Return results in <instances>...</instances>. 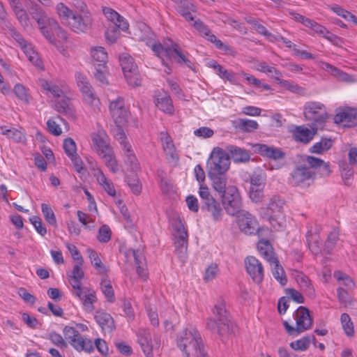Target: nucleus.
<instances>
[{
	"instance_id": "f257e3e1",
	"label": "nucleus",
	"mask_w": 357,
	"mask_h": 357,
	"mask_svg": "<svg viewBox=\"0 0 357 357\" xmlns=\"http://www.w3.org/2000/svg\"><path fill=\"white\" fill-rule=\"evenodd\" d=\"M213 314L214 318H208L206 321V326L212 333L223 337L233 332L234 324L222 298H220L215 304Z\"/></svg>"
},
{
	"instance_id": "f03ea898",
	"label": "nucleus",
	"mask_w": 357,
	"mask_h": 357,
	"mask_svg": "<svg viewBox=\"0 0 357 357\" xmlns=\"http://www.w3.org/2000/svg\"><path fill=\"white\" fill-rule=\"evenodd\" d=\"M151 50L154 54L161 59L162 65L166 67L165 73L170 74L172 73V59L178 64H185L190 67L191 61L186 58L178 44L172 43L170 46H163L160 43H153Z\"/></svg>"
},
{
	"instance_id": "7ed1b4c3",
	"label": "nucleus",
	"mask_w": 357,
	"mask_h": 357,
	"mask_svg": "<svg viewBox=\"0 0 357 357\" xmlns=\"http://www.w3.org/2000/svg\"><path fill=\"white\" fill-rule=\"evenodd\" d=\"M284 204V200L275 195L270 199L267 206L264 208L263 218L276 231L282 230L286 225Z\"/></svg>"
},
{
	"instance_id": "20e7f679",
	"label": "nucleus",
	"mask_w": 357,
	"mask_h": 357,
	"mask_svg": "<svg viewBox=\"0 0 357 357\" xmlns=\"http://www.w3.org/2000/svg\"><path fill=\"white\" fill-rule=\"evenodd\" d=\"M305 120L313 126L323 129L329 119L326 106L319 101H307L303 105Z\"/></svg>"
},
{
	"instance_id": "39448f33",
	"label": "nucleus",
	"mask_w": 357,
	"mask_h": 357,
	"mask_svg": "<svg viewBox=\"0 0 357 357\" xmlns=\"http://www.w3.org/2000/svg\"><path fill=\"white\" fill-rule=\"evenodd\" d=\"M229 166V154L222 148H213L206 162L208 174H225Z\"/></svg>"
},
{
	"instance_id": "423d86ee",
	"label": "nucleus",
	"mask_w": 357,
	"mask_h": 357,
	"mask_svg": "<svg viewBox=\"0 0 357 357\" xmlns=\"http://www.w3.org/2000/svg\"><path fill=\"white\" fill-rule=\"evenodd\" d=\"M92 143L93 149L102 159L110 171L113 173L118 172V164L114 151L107 142L99 135H93L92 136Z\"/></svg>"
},
{
	"instance_id": "0eeeda50",
	"label": "nucleus",
	"mask_w": 357,
	"mask_h": 357,
	"mask_svg": "<svg viewBox=\"0 0 357 357\" xmlns=\"http://www.w3.org/2000/svg\"><path fill=\"white\" fill-rule=\"evenodd\" d=\"M199 195L202 200V210L210 213L213 220L219 222L222 220L224 211L221 204L211 194L206 186L200 185Z\"/></svg>"
},
{
	"instance_id": "6e6552de",
	"label": "nucleus",
	"mask_w": 357,
	"mask_h": 357,
	"mask_svg": "<svg viewBox=\"0 0 357 357\" xmlns=\"http://www.w3.org/2000/svg\"><path fill=\"white\" fill-rule=\"evenodd\" d=\"M296 321V326H291L288 321H284L283 325L289 335L296 336L298 334L310 329L312 327L313 320L307 308L300 306L294 313Z\"/></svg>"
},
{
	"instance_id": "1a4fd4ad",
	"label": "nucleus",
	"mask_w": 357,
	"mask_h": 357,
	"mask_svg": "<svg viewBox=\"0 0 357 357\" xmlns=\"http://www.w3.org/2000/svg\"><path fill=\"white\" fill-rule=\"evenodd\" d=\"M78 8L79 11H76L73 14V17L69 20L68 25L75 33H84L91 28L93 20L84 3L79 2Z\"/></svg>"
},
{
	"instance_id": "9d476101",
	"label": "nucleus",
	"mask_w": 357,
	"mask_h": 357,
	"mask_svg": "<svg viewBox=\"0 0 357 357\" xmlns=\"http://www.w3.org/2000/svg\"><path fill=\"white\" fill-rule=\"evenodd\" d=\"M63 332L66 339L69 340L70 344L77 351H85L89 353L93 351L94 347L92 341L84 338L75 328L66 326L64 327Z\"/></svg>"
},
{
	"instance_id": "9b49d317",
	"label": "nucleus",
	"mask_w": 357,
	"mask_h": 357,
	"mask_svg": "<svg viewBox=\"0 0 357 357\" xmlns=\"http://www.w3.org/2000/svg\"><path fill=\"white\" fill-rule=\"evenodd\" d=\"M317 172L306 164L298 165L291 173L292 183L302 188L309 187L316 178Z\"/></svg>"
},
{
	"instance_id": "f8f14e48",
	"label": "nucleus",
	"mask_w": 357,
	"mask_h": 357,
	"mask_svg": "<svg viewBox=\"0 0 357 357\" xmlns=\"http://www.w3.org/2000/svg\"><path fill=\"white\" fill-rule=\"evenodd\" d=\"M109 109L112 118L118 127L123 126L127 123L130 113L125 106L123 97L117 96L114 99L109 100Z\"/></svg>"
},
{
	"instance_id": "ddd939ff",
	"label": "nucleus",
	"mask_w": 357,
	"mask_h": 357,
	"mask_svg": "<svg viewBox=\"0 0 357 357\" xmlns=\"http://www.w3.org/2000/svg\"><path fill=\"white\" fill-rule=\"evenodd\" d=\"M193 26L199 31L202 36L213 43L218 49L222 50L226 53H230L232 52V48L230 46L224 44L214 34H213L209 27L199 19L194 22Z\"/></svg>"
},
{
	"instance_id": "4468645a",
	"label": "nucleus",
	"mask_w": 357,
	"mask_h": 357,
	"mask_svg": "<svg viewBox=\"0 0 357 357\" xmlns=\"http://www.w3.org/2000/svg\"><path fill=\"white\" fill-rule=\"evenodd\" d=\"M237 222L240 230L245 234H255L259 230L257 219L248 211H242L238 216Z\"/></svg>"
},
{
	"instance_id": "2eb2a0df",
	"label": "nucleus",
	"mask_w": 357,
	"mask_h": 357,
	"mask_svg": "<svg viewBox=\"0 0 357 357\" xmlns=\"http://www.w3.org/2000/svg\"><path fill=\"white\" fill-rule=\"evenodd\" d=\"M175 252L182 262L187 259L188 233L183 225H180L175 235Z\"/></svg>"
},
{
	"instance_id": "dca6fc26",
	"label": "nucleus",
	"mask_w": 357,
	"mask_h": 357,
	"mask_svg": "<svg viewBox=\"0 0 357 357\" xmlns=\"http://www.w3.org/2000/svg\"><path fill=\"white\" fill-rule=\"evenodd\" d=\"M245 268L248 273L256 283L262 282L264 271L262 264L255 257L249 256L245 259Z\"/></svg>"
},
{
	"instance_id": "f3484780",
	"label": "nucleus",
	"mask_w": 357,
	"mask_h": 357,
	"mask_svg": "<svg viewBox=\"0 0 357 357\" xmlns=\"http://www.w3.org/2000/svg\"><path fill=\"white\" fill-rule=\"evenodd\" d=\"M334 122L344 127L351 128L357 125V109L346 107L340 109L334 116Z\"/></svg>"
},
{
	"instance_id": "a211bd4d",
	"label": "nucleus",
	"mask_w": 357,
	"mask_h": 357,
	"mask_svg": "<svg viewBox=\"0 0 357 357\" xmlns=\"http://www.w3.org/2000/svg\"><path fill=\"white\" fill-rule=\"evenodd\" d=\"M160 140L167 161L171 163L177 162L179 156L171 136L167 132L162 131L160 133Z\"/></svg>"
},
{
	"instance_id": "6ab92c4d",
	"label": "nucleus",
	"mask_w": 357,
	"mask_h": 357,
	"mask_svg": "<svg viewBox=\"0 0 357 357\" xmlns=\"http://www.w3.org/2000/svg\"><path fill=\"white\" fill-rule=\"evenodd\" d=\"M199 337L201 335L196 328L189 326L178 333L176 340L177 346L181 350L185 349L187 347L199 340Z\"/></svg>"
},
{
	"instance_id": "aec40b11",
	"label": "nucleus",
	"mask_w": 357,
	"mask_h": 357,
	"mask_svg": "<svg viewBox=\"0 0 357 357\" xmlns=\"http://www.w3.org/2000/svg\"><path fill=\"white\" fill-rule=\"evenodd\" d=\"M90 168L93 171V176L96 177L98 183L102 188L107 192V193L112 196H116V190L114 188L112 181L105 176L102 170L98 168L96 162H90Z\"/></svg>"
},
{
	"instance_id": "412c9836",
	"label": "nucleus",
	"mask_w": 357,
	"mask_h": 357,
	"mask_svg": "<svg viewBox=\"0 0 357 357\" xmlns=\"http://www.w3.org/2000/svg\"><path fill=\"white\" fill-rule=\"evenodd\" d=\"M319 128L310 125V128L305 126H298L293 130V137L296 142L308 144L311 142Z\"/></svg>"
},
{
	"instance_id": "4be33fe9",
	"label": "nucleus",
	"mask_w": 357,
	"mask_h": 357,
	"mask_svg": "<svg viewBox=\"0 0 357 357\" xmlns=\"http://www.w3.org/2000/svg\"><path fill=\"white\" fill-rule=\"evenodd\" d=\"M94 318L104 333H111L114 330V321L109 313L103 310H98Z\"/></svg>"
},
{
	"instance_id": "5701e85b",
	"label": "nucleus",
	"mask_w": 357,
	"mask_h": 357,
	"mask_svg": "<svg viewBox=\"0 0 357 357\" xmlns=\"http://www.w3.org/2000/svg\"><path fill=\"white\" fill-rule=\"evenodd\" d=\"M176 4V9L187 21H192L194 17L192 12L197 11V7L191 0H172Z\"/></svg>"
},
{
	"instance_id": "b1692460",
	"label": "nucleus",
	"mask_w": 357,
	"mask_h": 357,
	"mask_svg": "<svg viewBox=\"0 0 357 357\" xmlns=\"http://www.w3.org/2000/svg\"><path fill=\"white\" fill-rule=\"evenodd\" d=\"M102 12L106 18L112 22L116 27H118V29L122 31L128 29L129 24L127 20L116 11L111 8L105 7L102 9Z\"/></svg>"
},
{
	"instance_id": "393cba45",
	"label": "nucleus",
	"mask_w": 357,
	"mask_h": 357,
	"mask_svg": "<svg viewBox=\"0 0 357 357\" xmlns=\"http://www.w3.org/2000/svg\"><path fill=\"white\" fill-rule=\"evenodd\" d=\"M155 106L165 113L172 114L174 113V108L172 100L169 94L165 92H158L154 99Z\"/></svg>"
},
{
	"instance_id": "a878e982",
	"label": "nucleus",
	"mask_w": 357,
	"mask_h": 357,
	"mask_svg": "<svg viewBox=\"0 0 357 357\" xmlns=\"http://www.w3.org/2000/svg\"><path fill=\"white\" fill-rule=\"evenodd\" d=\"M257 249L260 255L272 265L273 263L278 262L273 248L269 241L261 239L258 242Z\"/></svg>"
},
{
	"instance_id": "bb28decb",
	"label": "nucleus",
	"mask_w": 357,
	"mask_h": 357,
	"mask_svg": "<svg viewBox=\"0 0 357 357\" xmlns=\"http://www.w3.org/2000/svg\"><path fill=\"white\" fill-rule=\"evenodd\" d=\"M306 162L314 172L319 173L321 176H328L331 174L329 163L325 162L324 160L315 158L314 156H307Z\"/></svg>"
},
{
	"instance_id": "cd10ccee",
	"label": "nucleus",
	"mask_w": 357,
	"mask_h": 357,
	"mask_svg": "<svg viewBox=\"0 0 357 357\" xmlns=\"http://www.w3.org/2000/svg\"><path fill=\"white\" fill-rule=\"evenodd\" d=\"M40 31L42 34L47 38L51 43H54L55 42V36L58 37L66 40L67 35L65 31H63L60 26L58 24L57 28H53L50 24H44V26H40Z\"/></svg>"
},
{
	"instance_id": "c85d7f7f",
	"label": "nucleus",
	"mask_w": 357,
	"mask_h": 357,
	"mask_svg": "<svg viewBox=\"0 0 357 357\" xmlns=\"http://www.w3.org/2000/svg\"><path fill=\"white\" fill-rule=\"evenodd\" d=\"M186 357H208L204 349L202 337L193 344L181 350Z\"/></svg>"
},
{
	"instance_id": "c756f323",
	"label": "nucleus",
	"mask_w": 357,
	"mask_h": 357,
	"mask_svg": "<svg viewBox=\"0 0 357 357\" xmlns=\"http://www.w3.org/2000/svg\"><path fill=\"white\" fill-rule=\"evenodd\" d=\"M128 252H131L134 257L135 264L136 266V271L137 275L143 280H146L147 279L148 275L144 257L139 250H128Z\"/></svg>"
},
{
	"instance_id": "7c9ffc66",
	"label": "nucleus",
	"mask_w": 357,
	"mask_h": 357,
	"mask_svg": "<svg viewBox=\"0 0 357 357\" xmlns=\"http://www.w3.org/2000/svg\"><path fill=\"white\" fill-rule=\"evenodd\" d=\"M229 152V158H231L234 162H245L250 160L249 153L240 147L229 145L227 147Z\"/></svg>"
},
{
	"instance_id": "2f4dec72",
	"label": "nucleus",
	"mask_w": 357,
	"mask_h": 357,
	"mask_svg": "<svg viewBox=\"0 0 357 357\" xmlns=\"http://www.w3.org/2000/svg\"><path fill=\"white\" fill-rule=\"evenodd\" d=\"M257 151L263 156L271 159L278 160L282 158L284 153L279 149L273 146H268L266 144H257L256 146Z\"/></svg>"
},
{
	"instance_id": "473e14b6",
	"label": "nucleus",
	"mask_w": 357,
	"mask_h": 357,
	"mask_svg": "<svg viewBox=\"0 0 357 357\" xmlns=\"http://www.w3.org/2000/svg\"><path fill=\"white\" fill-rule=\"evenodd\" d=\"M0 134L6 136L8 139H12L15 143L24 142L26 140L25 135L20 130L6 126H0Z\"/></svg>"
},
{
	"instance_id": "72a5a7b5",
	"label": "nucleus",
	"mask_w": 357,
	"mask_h": 357,
	"mask_svg": "<svg viewBox=\"0 0 357 357\" xmlns=\"http://www.w3.org/2000/svg\"><path fill=\"white\" fill-rule=\"evenodd\" d=\"M40 85L42 90L47 96H52L54 98H61L63 96V91L56 84L45 79L40 80Z\"/></svg>"
},
{
	"instance_id": "f704fd0d",
	"label": "nucleus",
	"mask_w": 357,
	"mask_h": 357,
	"mask_svg": "<svg viewBox=\"0 0 357 357\" xmlns=\"http://www.w3.org/2000/svg\"><path fill=\"white\" fill-rule=\"evenodd\" d=\"M213 189L220 195L227 190V179L225 174H208Z\"/></svg>"
},
{
	"instance_id": "c9c22d12",
	"label": "nucleus",
	"mask_w": 357,
	"mask_h": 357,
	"mask_svg": "<svg viewBox=\"0 0 357 357\" xmlns=\"http://www.w3.org/2000/svg\"><path fill=\"white\" fill-rule=\"evenodd\" d=\"M61 98V100L55 103V109L61 114L74 118L75 116V111L70 100L64 96Z\"/></svg>"
},
{
	"instance_id": "e433bc0d",
	"label": "nucleus",
	"mask_w": 357,
	"mask_h": 357,
	"mask_svg": "<svg viewBox=\"0 0 357 357\" xmlns=\"http://www.w3.org/2000/svg\"><path fill=\"white\" fill-rule=\"evenodd\" d=\"M306 240L308 247L313 254L318 255L321 252V243L318 234L312 233L311 230L307 231Z\"/></svg>"
},
{
	"instance_id": "4c0bfd02",
	"label": "nucleus",
	"mask_w": 357,
	"mask_h": 357,
	"mask_svg": "<svg viewBox=\"0 0 357 357\" xmlns=\"http://www.w3.org/2000/svg\"><path fill=\"white\" fill-rule=\"evenodd\" d=\"M28 59L37 68H43V62L38 53L33 50L32 45L26 43L21 47Z\"/></svg>"
},
{
	"instance_id": "58836bf2",
	"label": "nucleus",
	"mask_w": 357,
	"mask_h": 357,
	"mask_svg": "<svg viewBox=\"0 0 357 357\" xmlns=\"http://www.w3.org/2000/svg\"><path fill=\"white\" fill-rule=\"evenodd\" d=\"M91 55L94 65L102 64L105 66L107 61V54L102 47H93L91 50Z\"/></svg>"
},
{
	"instance_id": "ea45409f",
	"label": "nucleus",
	"mask_w": 357,
	"mask_h": 357,
	"mask_svg": "<svg viewBox=\"0 0 357 357\" xmlns=\"http://www.w3.org/2000/svg\"><path fill=\"white\" fill-rule=\"evenodd\" d=\"M119 61L124 75L137 69L133 58L127 54H122L119 57Z\"/></svg>"
},
{
	"instance_id": "a19ab883",
	"label": "nucleus",
	"mask_w": 357,
	"mask_h": 357,
	"mask_svg": "<svg viewBox=\"0 0 357 357\" xmlns=\"http://www.w3.org/2000/svg\"><path fill=\"white\" fill-rule=\"evenodd\" d=\"M138 342L146 357H153V347L151 342V336L148 333H144L139 336Z\"/></svg>"
},
{
	"instance_id": "79ce46f5",
	"label": "nucleus",
	"mask_w": 357,
	"mask_h": 357,
	"mask_svg": "<svg viewBox=\"0 0 357 357\" xmlns=\"http://www.w3.org/2000/svg\"><path fill=\"white\" fill-rule=\"evenodd\" d=\"M225 204V209L228 215L234 216L238 213H241L242 207V200L236 199L234 200H229L227 202H223Z\"/></svg>"
},
{
	"instance_id": "37998d69",
	"label": "nucleus",
	"mask_w": 357,
	"mask_h": 357,
	"mask_svg": "<svg viewBox=\"0 0 357 357\" xmlns=\"http://www.w3.org/2000/svg\"><path fill=\"white\" fill-rule=\"evenodd\" d=\"M32 17L36 21L39 27L44 26V24H50L52 26H53V28L58 29V22L53 18L49 17L45 10L39 13H36V15H33Z\"/></svg>"
},
{
	"instance_id": "c03bdc74",
	"label": "nucleus",
	"mask_w": 357,
	"mask_h": 357,
	"mask_svg": "<svg viewBox=\"0 0 357 357\" xmlns=\"http://www.w3.org/2000/svg\"><path fill=\"white\" fill-rule=\"evenodd\" d=\"M32 17L36 21L39 27L44 26V24H50L52 26H53V28L58 29V22L53 18L49 17L45 10L39 13H36V15H33Z\"/></svg>"
},
{
	"instance_id": "a18cd8bd",
	"label": "nucleus",
	"mask_w": 357,
	"mask_h": 357,
	"mask_svg": "<svg viewBox=\"0 0 357 357\" xmlns=\"http://www.w3.org/2000/svg\"><path fill=\"white\" fill-rule=\"evenodd\" d=\"M123 153L126 157V162L130 166L131 170L135 172L139 170L140 165L132 147L124 150Z\"/></svg>"
},
{
	"instance_id": "49530a36",
	"label": "nucleus",
	"mask_w": 357,
	"mask_h": 357,
	"mask_svg": "<svg viewBox=\"0 0 357 357\" xmlns=\"http://www.w3.org/2000/svg\"><path fill=\"white\" fill-rule=\"evenodd\" d=\"M333 142L331 139L323 138L319 142L315 143L310 151L313 153L320 154L328 151L332 146Z\"/></svg>"
},
{
	"instance_id": "de8ad7c7",
	"label": "nucleus",
	"mask_w": 357,
	"mask_h": 357,
	"mask_svg": "<svg viewBox=\"0 0 357 357\" xmlns=\"http://www.w3.org/2000/svg\"><path fill=\"white\" fill-rule=\"evenodd\" d=\"M340 321L344 333L348 337H353L354 335V324L347 313H343L340 317Z\"/></svg>"
},
{
	"instance_id": "09e8293b",
	"label": "nucleus",
	"mask_w": 357,
	"mask_h": 357,
	"mask_svg": "<svg viewBox=\"0 0 357 357\" xmlns=\"http://www.w3.org/2000/svg\"><path fill=\"white\" fill-rule=\"evenodd\" d=\"M79 299L82 301V304L86 312L90 313L94 310L93 303L97 301L96 293L94 291H91L85 295L82 294V298Z\"/></svg>"
},
{
	"instance_id": "8fccbe9b",
	"label": "nucleus",
	"mask_w": 357,
	"mask_h": 357,
	"mask_svg": "<svg viewBox=\"0 0 357 357\" xmlns=\"http://www.w3.org/2000/svg\"><path fill=\"white\" fill-rule=\"evenodd\" d=\"M272 273L275 280H277L281 285L284 286L287 284V279L286 278L283 268L279 264V261L273 263Z\"/></svg>"
},
{
	"instance_id": "3c124183",
	"label": "nucleus",
	"mask_w": 357,
	"mask_h": 357,
	"mask_svg": "<svg viewBox=\"0 0 357 357\" xmlns=\"http://www.w3.org/2000/svg\"><path fill=\"white\" fill-rule=\"evenodd\" d=\"M13 92L20 101L25 104L29 103V95L24 85L22 84H16L14 86Z\"/></svg>"
},
{
	"instance_id": "603ef678",
	"label": "nucleus",
	"mask_w": 357,
	"mask_h": 357,
	"mask_svg": "<svg viewBox=\"0 0 357 357\" xmlns=\"http://www.w3.org/2000/svg\"><path fill=\"white\" fill-rule=\"evenodd\" d=\"M221 197H222L223 202L241 198L238 188L234 185H228L225 192L221 195Z\"/></svg>"
},
{
	"instance_id": "864d4df0",
	"label": "nucleus",
	"mask_w": 357,
	"mask_h": 357,
	"mask_svg": "<svg viewBox=\"0 0 357 357\" xmlns=\"http://www.w3.org/2000/svg\"><path fill=\"white\" fill-rule=\"evenodd\" d=\"M238 128L243 131L252 132L258 128V123L256 121L245 119L238 120Z\"/></svg>"
},
{
	"instance_id": "5fc2aeb1",
	"label": "nucleus",
	"mask_w": 357,
	"mask_h": 357,
	"mask_svg": "<svg viewBox=\"0 0 357 357\" xmlns=\"http://www.w3.org/2000/svg\"><path fill=\"white\" fill-rule=\"evenodd\" d=\"M41 210L46 222L50 225H56V219L50 206L43 203L41 204Z\"/></svg>"
},
{
	"instance_id": "6e6d98bb",
	"label": "nucleus",
	"mask_w": 357,
	"mask_h": 357,
	"mask_svg": "<svg viewBox=\"0 0 357 357\" xmlns=\"http://www.w3.org/2000/svg\"><path fill=\"white\" fill-rule=\"evenodd\" d=\"M84 101L89 105L93 109H98L100 105V100L93 92V89H89L87 92L82 93Z\"/></svg>"
},
{
	"instance_id": "4d7b16f0",
	"label": "nucleus",
	"mask_w": 357,
	"mask_h": 357,
	"mask_svg": "<svg viewBox=\"0 0 357 357\" xmlns=\"http://www.w3.org/2000/svg\"><path fill=\"white\" fill-rule=\"evenodd\" d=\"M311 340L310 336H305L291 342L290 346L294 350L305 351L310 347Z\"/></svg>"
},
{
	"instance_id": "13d9d810",
	"label": "nucleus",
	"mask_w": 357,
	"mask_h": 357,
	"mask_svg": "<svg viewBox=\"0 0 357 357\" xmlns=\"http://www.w3.org/2000/svg\"><path fill=\"white\" fill-rule=\"evenodd\" d=\"M126 181L132 192L135 195H139L142 191V185L136 174H132L126 177Z\"/></svg>"
},
{
	"instance_id": "bf43d9fd",
	"label": "nucleus",
	"mask_w": 357,
	"mask_h": 357,
	"mask_svg": "<svg viewBox=\"0 0 357 357\" xmlns=\"http://www.w3.org/2000/svg\"><path fill=\"white\" fill-rule=\"evenodd\" d=\"M87 252L89 253V257L91 260V263L95 267V268L100 273L105 272V267L102 265L98 253L91 249H89Z\"/></svg>"
},
{
	"instance_id": "052dcab7",
	"label": "nucleus",
	"mask_w": 357,
	"mask_h": 357,
	"mask_svg": "<svg viewBox=\"0 0 357 357\" xmlns=\"http://www.w3.org/2000/svg\"><path fill=\"white\" fill-rule=\"evenodd\" d=\"M56 11L59 16L63 20L68 22L70 17L76 11L69 9L64 3H59L56 5Z\"/></svg>"
},
{
	"instance_id": "680f3d73",
	"label": "nucleus",
	"mask_w": 357,
	"mask_h": 357,
	"mask_svg": "<svg viewBox=\"0 0 357 357\" xmlns=\"http://www.w3.org/2000/svg\"><path fill=\"white\" fill-rule=\"evenodd\" d=\"M77 84L82 92H87L88 90L93 89L90 84L87 77L80 73H77L75 75Z\"/></svg>"
},
{
	"instance_id": "e2e57ef3",
	"label": "nucleus",
	"mask_w": 357,
	"mask_h": 357,
	"mask_svg": "<svg viewBox=\"0 0 357 357\" xmlns=\"http://www.w3.org/2000/svg\"><path fill=\"white\" fill-rule=\"evenodd\" d=\"M101 289L107 301L113 303L115 301L114 293L110 282L106 280L101 282Z\"/></svg>"
},
{
	"instance_id": "0e129e2a",
	"label": "nucleus",
	"mask_w": 357,
	"mask_h": 357,
	"mask_svg": "<svg viewBox=\"0 0 357 357\" xmlns=\"http://www.w3.org/2000/svg\"><path fill=\"white\" fill-rule=\"evenodd\" d=\"M339 239V232L337 229H334L328 235L327 240L325 243V248L329 253L335 246Z\"/></svg>"
},
{
	"instance_id": "69168bd1",
	"label": "nucleus",
	"mask_w": 357,
	"mask_h": 357,
	"mask_svg": "<svg viewBox=\"0 0 357 357\" xmlns=\"http://www.w3.org/2000/svg\"><path fill=\"white\" fill-rule=\"evenodd\" d=\"M77 214L79 221L85 227L86 229H91L95 227L94 220L88 214L81 211H77Z\"/></svg>"
},
{
	"instance_id": "338daca9",
	"label": "nucleus",
	"mask_w": 357,
	"mask_h": 357,
	"mask_svg": "<svg viewBox=\"0 0 357 357\" xmlns=\"http://www.w3.org/2000/svg\"><path fill=\"white\" fill-rule=\"evenodd\" d=\"M13 10L20 24L24 26H28L29 17L26 10L21 6V5L15 6Z\"/></svg>"
},
{
	"instance_id": "774afa93",
	"label": "nucleus",
	"mask_w": 357,
	"mask_h": 357,
	"mask_svg": "<svg viewBox=\"0 0 357 357\" xmlns=\"http://www.w3.org/2000/svg\"><path fill=\"white\" fill-rule=\"evenodd\" d=\"M124 76L129 85L138 86L141 84V79L138 69L131 71L130 73L124 75Z\"/></svg>"
}]
</instances>
